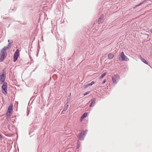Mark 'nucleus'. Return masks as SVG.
I'll return each instance as SVG.
<instances>
[{"instance_id":"f257e3e1","label":"nucleus","mask_w":152,"mask_h":152,"mask_svg":"<svg viewBox=\"0 0 152 152\" xmlns=\"http://www.w3.org/2000/svg\"><path fill=\"white\" fill-rule=\"evenodd\" d=\"M9 43L7 46L5 47L1 50L0 54V62H2L4 59L7 56V50L10 49L11 47V44L12 43V41L8 40Z\"/></svg>"},{"instance_id":"f03ea898","label":"nucleus","mask_w":152,"mask_h":152,"mask_svg":"<svg viewBox=\"0 0 152 152\" xmlns=\"http://www.w3.org/2000/svg\"><path fill=\"white\" fill-rule=\"evenodd\" d=\"M6 76V72L4 70H3L1 74L0 75V84H2L3 83L6 82L5 81Z\"/></svg>"},{"instance_id":"7ed1b4c3","label":"nucleus","mask_w":152,"mask_h":152,"mask_svg":"<svg viewBox=\"0 0 152 152\" xmlns=\"http://www.w3.org/2000/svg\"><path fill=\"white\" fill-rule=\"evenodd\" d=\"M87 132V130H86L85 131H82L78 135L77 137L79 139L81 140H83L84 137L86 134Z\"/></svg>"},{"instance_id":"20e7f679","label":"nucleus","mask_w":152,"mask_h":152,"mask_svg":"<svg viewBox=\"0 0 152 152\" xmlns=\"http://www.w3.org/2000/svg\"><path fill=\"white\" fill-rule=\"evenodd\" d=\"M119 59L121 61H128L129 60V59L124 54L123 52L121 53Z\"/></svg>"},{"instance_id":"39448f33","label":"nucleus","mask_w":152,"mask_h":152,"mask_svg":"<svg viewBox=\"0 0 152 152\" xmlns=\"http://www.w3.org/2000/svg\"><path fill=\"white\" fill-rule=\"evenodd\" d=\"M1 86V90L2 93L4 94H6L7 93V84L6 82L3 83Z\"/></svg>"},{"instance_id":"423d86ee","label":"nucleus","mask_w":152,"mask_h":152,"mask_svg":"<svg viewBox=\"0 0 152 152\" xmlns=\"http://www.w3.org/2000/svg\"><path fill=\"white\" fill-rule=\"evenodd\" d=\"M120 80V77L118 75H115L112 77V80L114 84H116Z\"/></svg>"},{"instance_id":"0eeeda50","label":"nucleus","mask_w":152,"mask_h":152,"mask_svg":"<svg viewBox=\"0 0 152 152\" xmlns=\"http://www.w3.org/2000/svg\"><path fill=\"white\" fill-rule=\"evenodd\" d=\"M91 102V103L89 105L90 107H94L95 104L96 102V99H92L90 101Z\"/></svg>"},{"instance_id":"6e6552de","label":"nucleus","mask_w":152,"mask_h":152,"mask_svg":"<svg viewBox=\"0 0 152 152\" xmlns=\"http://www.w3.org/2000/svg\"><path fill=\"white\" fill-rule=\"evenodd\" d=\"M88 115V113H85L83 114L81 117L80 119L82 120L84 118L87 117Z\"/></svg>"},{"instance_id":"1a4fd4ad","label":"nucleus","mask_w":152,"mask_h":152,"mask_svg":"<svg viewBox=\"0 0 152 152\" xmlns=\"http://www.w3.org/2000/svg\"><path fill=\"white\" fill-rule=\"evenodd\" d=\"M95 83V82L94 81H92L91 83L88 84L85 86L86 88H87L88 87L90 86H91L93 84Z\"/></svg>"},{"instance_id":"9d476101","label":"nucleus","mask_w":152,"mask_h":152,"mask_svg":"<svg viewBox=\"0 0 152 152\" xmlns=\"http://www.w3.org/2000/svg\"><path fill=\"white\" fill-rule=\"evenodd\" d=\"M114 57V56L111 54H109L108 55V58L109 59H111L113 58Z\"/></svg>"},{"instance_id":"9b49d317","label":"nucleus","mask_w":152,"mask_h":152,"mask_svg":"<svg viewBox=\"0 0 152 152\" xmlns=\"http://www.w3.org/2000/svg\"><path fill=\"white\" fill-rule=\"evenodd\" d=\"M140 59L145 64H148V62L146 61L145 59L141 57Z\"/></svg>"},{"instance_id":"f8f14e48","label":"nucleus","mask_w":152,"mask_h":152,"mask_svg":"<svg viewBox=\"0 0 152 152\" xmlns=\"http://www.w3.org/2000/svg\"><path fill=\"white\" fill-rule=\"evenodd\" d=\"M18 56L14 55L13 56V61L15 62L18 59Z\"/></svg>"},{"instance_id":"ddd939ff","label":"nucleus","mask_w":152,"mask_h":152,"mask_svg":"<svg viewBox=\"0 0 152 152\" xmlns=\"http://www.w3.org/2000/svg\"><path fill=\"white\" fill-rule=\"evenodd\" d=\"M19 50L18 49H17L15 52L14 55L16 56H19Z\"/></svg>"},{"instance_id":"4468645a","label":"nucleus","mask_w":152,"mask_h":152,"mask_svg":"<svg viewBox=\"0 0 152 152\" xmlns=\"http://www.w3.org/2000/svg\"><path fill=\"white\" fill-rule=\"evenodd\" d=\"M80 143L79 142V140H77V149H78L80 147Z\"/></svg>"},{"instance_id":"2eb2a0df","label":"nucleus","mask_w":152,"mask_h":152,"mask_svg":"<svg viewBox=\"0 0 152 152\" xmlns=\"http://www.w3.org/2000/svg\"><path fill=\"white\" fill-rule=\"evenodd\" d=\"M107 74L106 72H104L103 73L100 77V79H102Z\"/></svg>"},{"instance_id":"dca6fc26","label":"nucleus","mask_w":152,"mask_h":152,"mask_svg":"<svg viewBox=\"0 0 152 152\" xmlns=\"http://www.w3.org/2000/svg\"><path fill=\"white\" fill-rule=\"evenodd\" d=\"M103 20H102V19H101L100 20V19H98V23L99 24H101L102 23H103Z\"/></svg>"},{"instance_id":"f3484780","label":"nucleus","mask_w":152,"mask_h":152,"mask_svg":"<svg viewBox=\"0 0 152 152\" xmlns=\"http://www.w3.org/2000/svg\"><path fill=\"white\" fill-rule=\"evenodd\" d=\"M70 96H71V94H70V95H69V96L67 97V103H69V101L70 100V98H71Z\"/></svg>"},{"instance_id":"a211bd4d","label":"nucleus","mask_w":152,"mask_h":152,"mask_svg":"<svg viewBox=\"0 0 152 152\" xmlns=\"http://www.w3.org/2000/svg\"><path fill=\"white\" fill-rule=\"evenodd\" d=\"M69 107V105H66L64 107V108L63 110L64 111H66L68 108V107Z\"/></svg>"},{"instance_id":"6ab92c4d","label":"nucleus","mask_w":152,"mask_h":152,"mask_svg":"<svg viewBox=\"0 0 152 152\" xmlns=\"http://www.w3.org/2000/svg\"><path fill=\"white\" fill-rule=\"evenodd\" d=\"M143 2H144V1L141 2L140 4H137V5H136L134 7V8H135L136 7H137L140 6L141 4H142L143 3Z\"/></svg>"},{"instance_id":"aec40b11","label":"nucleus","mask_w":152,"mask_h":152,"mask_svg":"<svg viewBox=\"0 0 152 152\" xmlns=\"http://www.w3.org/2000/svg\"><path fill=\"white\" fill-rule=\"evenodd\" d=\"M104 18V15L103 14H102L101 15L100 17L99 18V19H100V20H101V19L103 20Z\"/></svg>"},{"instance_id":"412c9836","label":"nucleus","mask_w":152,"mask_h":152,"mask_svg":"<svg viewBox=\"0 0 152 152\" xmlns=\"http://www.w3.org/2000/svg\"><path fill=\"white\" fill-rule=\"evenodd\" d=\"M9 110H12V106L10 105L8 107V109Z\"/></svg>"},{"instance_id":"4be33fe9","label":"nucleus","mask_w":152,"mask_h":152,"mask_svg":"<svg viewBox=\"0 0 152 152\" xmlns=\"http://www.w3.org/2000/svg\"><path fill=\"white\" fill-rule=\"evenodd\" d=\"M7 112H9L11 114L12 112V110H9L8 109Z\"/></svg>"},{"instance_id":"5701e85b","label":"nucleus","mask_w":152,"mask_h":152,"mask_svg":"<svg viewBox=\"0 0 152 152\" xmlns=\"http://www.w3.org/2000/svg\"><path fill=\"white\" fill-rule=\"evenodd\" d=\"M106 81H107L106 79H104V80H103V82H102V84H103L104 83L106 82Z\"/></svg>"},{"instance_id":"b1692460","label":"nucleus","mask_w":152,"mask_h":152,"mask_svg":"<svg viewBox=\"0 0 152 152\" xmlns=\"http://www.w3.org/2000/svg\"><path fill=\"white\" fill-rule=\"evenodd\" d=\"M89 93V92H86L84 94V96H85V95H87Z\"/></svg>"},{"instance_id":"393cba45","label":"nucleus","mask_w":152,"mask_h":152,"mask_svg":"<svg viewBox=\"0 0 152 152\" xmlns=\"http://www.w3.org/2000/svg\"><path fill=\"white\" fill-rule=\"evenodd\" d=\"M150 32L151 34L152 35V29H151L150 30Z\"/></svg>"},{"instance_id":"a878e982","label":"nucleus","mask_w":152,"mask_h":152,"mask_svg":"<svg viewBox=\"0 0 152 152\" xmlns=\"http://www.w3.org/2000/svg\"><path fill=\"white\" fill-rule=\"evenodd\" d=\"M65 111H64V110H63L61 112V114H64V113Z\"/></svg>"},{"instance_id":"bb28decb","label":"nucleus","mask_w":152,"mask_h":152,"mask_svg":"<svg viewBox=\"0 0 152 152\" xmlns=\"http://www.w3.org/2000/svg\"><path fill=\"white\" fill-rule=\"evenodd\" d=\"M15 122V120H14V121H12V123H13L14 124Z\"/></svg>"},{"instance_id":"cd10ccee","label":"nucleus","mask_w":152,"mask_h":152,"mask_svg":"<svg viewBox=\"0 0 152 152\" xmlns=\"http://www.w3.org/2000/svg\"><path fill=\"white\" fill-rule=\"evenodd\" d=\"M1 134H0V138H1Z\"/></svg>"},{"instance_id":"c85d7f7f","label":"nucleus","mask_w":152,"mask_h":152,"mask_svg":"<svg viewBox=\"0 0 152 152\" xmlns=\"http://www.w3.org/2000/svg\"><path fill=\"white\" fill-rule=\"evenodd\" d=\"M68 152H70V151H68Z\"/></svg>"}]
</instances>
